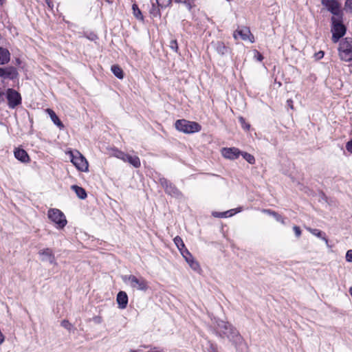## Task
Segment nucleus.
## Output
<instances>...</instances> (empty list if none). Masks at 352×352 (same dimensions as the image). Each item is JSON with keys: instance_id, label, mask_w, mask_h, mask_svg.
<instances>
[{"instance_id": "22", "label": "nucleus", "mask_w": 352, "mask_h": 352, "mask_svg": "<svg viewBox=\"0 0 352 352\" xmlns=\"http://www.w3.org/2000/svg\"><path fill=\"white\" fill-rule=\"evenodd\" d=\"M309 231L314 235L322 239L323 241H325V243L326 245L328 246V247H331L329 245V240L327 238L326 236V234L324 232H322L321 230H318V229H312V228H309Z\"/></svg>"}, {"instance_id": "26", "label": "nucleus", "mask_w": 352, "mask_h": 352, "mask_svg": "<svg viewBox=\"0 0 352 352\" xmlns=\"http://www.w3.org/2000/svg\"><path fill=\"white\" fill-rule=\"evenodd\" d=\"M173 241H174V243L176 245L177 248L180 251V252L182 251H184V248H186L185 247V245L182 239L180 236H177L176 237L174 238Z\"/></svg>"}, {"instance_id": "2", "label": "nucleus", "mask_w": 352, "mask_h": 352, "mask_svg": "<svg viewBox=\"0 0 352 352\" xmlns=\"http://www.w3.org/2000/svg\"><path fill=\"white\" fill-rule=\"evenodd\" d=\"M331 22V40L333 43H338L339 40L344 36L346 32V28L343 23V16H332Z\"/></svg>"}, {"instance_id": "32", "label": "nucleus", "mask_w": 352, "mask_h": 352, "mask_svg": "<svg viewBox=\"0 0 352 352\" xmlns=\"http://www.w3.org/2000/svg\"><path fill=\"white\" fill-rule=\"evenodd\" d=\"M232 214H233L232 210H228L226 212H219V213H217V212L213 213V215L214 217H221V218L227 217H230Z\"/></svg>"}, {"instance_id": "40", "label": "nucleus", "mask_w": 352, "mask_h": 352, "mask_svg": "<svg viewBox=\"0 0 352 352\" xmlns=\"http://www.w3.org/2000/svg\"><path fill=\"white\" fill-rule=\"evenodd\" d=\"M346 260L348 262H352V250H349L346 252Z\"/></svg>"}, {"instance_id": "27", "label": "nucleus", "mask_w": 352, "mask_h": 352, "mask_svg": "<svg viewBox=\"0 0 352 352\" xmlns=\"http://www.w3.org/2000/svg\"><path fill=\"white\" fill-rule=\"evenodd\" d=\"M186 262L194 271L198 272L201 270L199 263L195 260L194 257L191 258L190 260L186 261Z\"/></svg>"}, {"instance_id": "38", "label": "nucleus", "mask_w": 352, "mask_h": 352, "mask_svg": "<svg viewBox=\"0 0 352 352\" xmlns=\"http://www.w3.org/2000/svg\"><path fill=\"white\" fill-rule=\"evenodd\" d=\"M126 153L121 151H119V150H116V153H115V156L116 157H118V159H120L122 160H123L124 156H125Z\"/></svg>"}, {"instance_id": "39", "label": "nucleus", "mask_w": 352, "mask_h": 352, "mask_svg": "<svg viewBox=\"0 0 352 352\" xmlns=\"http://www.w3.org/2000/svg\"><path fill=\"white\" fill-rule=\"evenodd\" d=\"M293 230H294V232H295L296 236L298 238V237H300V235H301V230H300V227H298V226H294L293 227Z\"/></svg>"}, {"instance_id": "16", "label": "nucleus", "mask_w": 352, "mask_h": 352, "mask_svg": "<svg viewBox=\"0 0 352 352\" xmlns=\"http://www.w3.org/2000/svg\"><path fill=\"white\" fill-rule=\"evenodd\" d=\"M14 157L22 162H28L30 161V157L28 153L22 148H16L14 152Z\"/></svg>"}, {"instance_id": "42", "label": "nucleus", "mask_w": 352, "mask_h": 352, "mask_svg": "<svg viewBox=\"0 0 352 352\" xmlns=\"http://www.w3.org/2000/svg\"><path fill=\"white\" fill-rule=\"evenodd\" d=\"M346 148L349 153H352V139L346 143Z\"/></svg>"}, {"instance_id": "33", "label": "nucleus", "mask_w": 352, "mask_h": 352, "mask_svg": "<svg viewBox=\"0 0 352 352\" xmlns=\"http://www.w3.org/2000/svg\"><path fill=\"white\" fill-rule=\"evenodd\" d=\"M169 47L170 49H172L174 52H178V44H177V41L176 39H172L170 41V43H169Z\"/></svg>"}, {"instance_id": "44", "label": "nucleus", "mask_w": 352, "mask_h": 352, "mask_svg": "<svg viewBox=\"0 0 352 352\" xmlns=\"http://www.w3.org/2000/svg\"><path fill=\"white\" fill-rule=\"evenodd\" d=\"M324 54V52L323 51H320L315 54V56L317 59H321L322 58H323Z\"/></svg>"}, {"instance_id": "48", "label": "nucleus", "mask_w": 352, "mask_h": 352, "mask_svg": "<svg viewBox=\"0 0 352 352\" xmlns=\"http://www.w3.org/2000/svg\"><path fill=\"white\" fill-rule=\"evenodd\" d=\"M173 1L177 3H184V0H173Z\"/></svg>"}, {"instance_id": "51", "label": "nucleus", "mask_w": 352, "mask_h": 352, "mask_svg": "<svg viewBox=\"0 0 352 352\" xmlns=\"http://www.w3.org/2000/svg\"><path fill=\"white\" fill-rule=\"evenodd\" d=\"M4 0H0V5H3Z\"/></svg>"}, {"instance_id": "45", "label": "nucleus", "mask_w": 352, "mask_h": 352, "mask_svg": "<svg viewBox=\"0 0 352 352\" xmlns=\"http://www.w3.org/2000/svg\"><path fill=\"white\" fill-rule=\"evenodd\" d=\"M255 57L258 60V61H261L263 60V55L259 53L258 51H256V55H255Z\"/></svg>"}, {"instance_id": "31", "label": "nucleus", "mask_w": 352, "mask_h": 352, "mask_svg": "<svg viewBox=\"0 0 352 352\" xmlns=\"http://www.w3.org/2000/svg\"><path fill=\"white\" fill-rule=\"evenodd\" d=\"M239 122H240V124H241V127H242L244 130H245V131H249V130H250V124H248V123H247V122H245V118H244L243 117L240 116V117L239 118Z\"/></svg>"}, {"instance_id": "11", "label": "nucleus", "mask_w": 352, "mask_h": 352, "mask_svg": "<svg viewBox=\"0 0 352 352\" xmlns=\"http://www.w3.org/2000/svg\"><path fill=\"white\" fill-rule=\"evenodd\" d=\"M38 254L42 256V261H48L51 264L56 263L55 256L52 249L44 248L41 250Z\"/></svg>"}, {"instance_id": "46", "label": "nucleus", "mask_w": 352, "mask_h": 352, "mask_svg": "<svg viewBox=\"0 0 352 352\" xmlns=\"http://www.w3.org/2000/svg\"><path fill=\"white\" fill-rule=\"evenodd\" d=\"M287 105L291 108L293 109V101L289 99L287 100Z\"/></svg>"}, {"instance_id": "21", "label": "nucleus", "mask_w": 352, "mask_h": 352, "mask_svg": "<svg viewBox=\"0 0 352 352\" xmlns=\"http://www.w3.org/2000/svg\"><path fill=\"white\" fill-rule=\"evenodd\" d=\"M71 188L75 192L77 197L80 199H86L87 195L86 190L77 185H73L71 186Z\"/></svg>"}, {"instance_id": "15", "label": "nucleus", "mask_w": 352, "mask_h": 352, "mask_svg": "<svg viewBox=\"0 0 352 352\" xmlns=\"http://www.w3.org/2000/svg\"><path fill=\"white\" fill-rule=\"evenodd\" d=\"M122 161L129 163L135 168H139L141 166L140 160L139 157L136 155L132 156L128 153H126Z\"/></svg>"}, {"instance_id": "13", "label": "nucleus", "mask_w": 352, "mask_h": 352, "mask_svg": "<svg viewBox=\"0 0 352 352\" xmlns=\"http://www.w3.org/2000/svg\"><path fill=\"white\" fill-rule=\"evenodd\" d=\"M18 76L19 73L16 67L13 66L4 67L3 78L14 80Z\"/></svg>"}, {"instance_id": "49", "label": "nucleus", "mask_w": 352, "mask_h": 352, "mask_svg": "<svg viewBox=\"0 0 352 352\" xmlns=\"http://www.w3.org/2000/svg\"><path fill=\"white\" fill-rule=\"evenodd\" d=\"M210 352H218L213 346H211V351Z\"/></svg>"}, {"instance_id": "24", "label": "nucleus", "mask_w": 352, "mask_h": 352, "mask_svg": "<svg viewBox=\"0 0 352 352\" xmlns=\"http://www.w3.org/2000/svg\"><path fill=\"white\" fill-rule=\"evenodd\" d=\"M111 72L118 79H122L124 78V72L122 69L118 65H113L111 68Z\"/></svg>"}, {"instance_id": "43", "label": "nucleus", "mask_w": 352, "mask_h": 352, "mask_svg": "<svg viewBox=\"0 0 352 352\" xmlns=\"http://www.w3.org/2000/svg\"><path fill=\"white\" fill-rule=\"evenodd\" d=\"M87 38L91 41H95L98 38V36L94 33H90L89 35L87 36Z\"/></svg>"}, {"instance_id": "28", "label": "nucleus", "mask_w": 352, "mask_h": 352, "mask_svg": "<svg viewBox=\"0 0 352 352\" xmlns=\"http://www.w3.org/2000/svg\"><path fill=\"white\" fill-rule=\"evenodd\" d=\"M132 10H133V15L136 19L143 20V15L137 4H135V3L133 4Z\"/></svg>"}, {"instance_id": "20", "label": "nucleus", "mask_w": 352, "mask_h": 352, "mask_svg": "<svg viewBox=\"0 0 352 352\" xmlns=\"http://www.w3.org/2000/svg\"><path fill=\"white\" fill-rule=\"evenodd\" d=\"M46 111L48 113L52 121L54 124L59 126L60 128L64 127L62 122L60 120L56 113L51 109H47Z\"/></svg>"}, {"instance_id": "34", "label": "nucleus", "mask_w": 352, "mask_h": 352, "mask_svg": "<svg viewBox=\"0 0 352 352\" xmlns=\"http://www.w3.org/2000/svg\"><path fill=\"white\" fill-rule=\"evenodd\" d=\"M180 253L182 255V256L184 258L186 261L188 260H190L191 258L193 257L192 255L191 254V253L186 248H184V250L182 251Z\"/></svg>"}, {"instance_id": "14", "label": "nucleus", "mask_w": 352, "mask_h": 352, "mask_svg": "<svg viewBox=\"0 0 352 352\" xmlns=\"http://www.w3.org/2000/svg\"><path fill=\"white\" fill-rule=\"evenodd\" d=\"M117 302L119 308L124 309L128 304V296L125 292L120 291L117 295Z\"/></svg>"}, {"instance_id": "50", "label": "nucleus", "mask_w": 352, "mask_h": 352, "mask_svg": "<svg viewBox=\"0 0 352 352\" xmlns=\"http://www.w3.org/2000/svg\"><path fill=\"white\" fill-rule=\"evenodd\" d=\"M349 294H351V296H352V287L349 288Z\"/></svg>"}, {"instance_id": "30", "label": "nucleus", "mask_w": 352, "mask_h": 352, "mask_svg": "<svg viewBox=\"0 0 352 352\" xmlns=\"http://www.w3.org/2000/svg\"><path fill=\"white\" fill-rule=\"evenodd\" d=\"M243 157L250 164H254L255 163V158L254 157L251 155L250 153H246V152H241V154Z\"/></svg>"}, {"instance_id": "1", "label": "nucleus", "mask_w": 352, "mask_h": 352, "mask_svg": "<svg viewBox=\"0 0 352 352\" xmlns=\"http://www.w3.org/2000/svg\"><path fill=\"white\" fill-rule=\"evenodd\" d=\"M217 333L220 337H226L236 346L241 344L243 340L239 331L228 322L223 320L219 321L217 322Z\"/></svg>"}, {"instance_id": "5", "label": "nucleus", "mask_w": 352, "mask_h": 352, "mask_svg": "<svg viewBox=\"0 0 352 352\" xmlns=\"http://www.w3.org/2000/svg\"><path fill=\"white\" fill-rule=\"evenodd\" d=\"M338 51L341 60L346 62L352 60V38L343 39L340 43Z\"/></svg>"}, {"instance_id": "19", "label": "nucleus", "mask_w": 352, "mask_h": 352, "mask_svg": "<svg viewBox=\"0 0 352 352\" xmlns=\"http://www.w3.org/2000/svg\"><path fill=\"white\" fill-rule=\"evenodd\" d=\"M250 34H251L250 30L244 28L241 30H236L234 33V37L237 38L238 36H240L242 40L245 41L248 38Z\"/></svg>"}, {"instance_id": "35", "label": "nucleus", "mask_w": 352, "mask_h": 352, "mask_svg": "<svg viewBox=\"0 0 352 352\" xmlns=\"http://www.w3.org/2000/svg\"><path fill=\"white\" fill-rule=\"evenodd\" d=\"M184 4L187 7L188 10L190 11L195 6L194 0H184Z\"/></svg>"}, {"instance_id": "4", "label": "nucleus", "mask_w": 352, "mask_h": 352, "mask_svg": "<svg viewBox=\"0 0 352 352\" xmlns=\"http://www.w3.org/2000/svg\"><path fill=\"white\" fill-rule=\"evenodd\" d=\"M125 283H129L131 287L138 290L146 292L148 289V282L143 278H138L134 275H124L122 276Z\"/></svg>"}, {"instance_id": "9", "label": "nucleus", "mask_w": 352, "mask_h": 352, "mask_svg": "<svg viewBox=\"0 0 352 352\" xmlns=\"http://www.w3.org/2000/svg\"><path fill=\"white\" fill-rule=\"evenodd\" d=\"M6 98L8 104L10 109H14L21 103V97L20 94L16 90L8 88L6 91Z\"/></svg>"}, {"instance_id": "29", "label": "nucleus", "mask_w": 352, "mask_h": 352, "mask_svg": "<svg viewBox=\"0 0 352 352\" xmlns=\"http://www.w3.org/2000/svg\"><path fill=\"white\" fill-rule=\"evenodd\" d=\"M153 1L162 9L166 8L172 3V0H153Z\"/></svg>"}, {"instance_id": "37", "label": "nucleus", "mask_w": 352, "mask_h": 352, "mask_svg": "<svg viewBox=\"0 0 352 352\" xmlns=\"http://www.w3.org/2000/svg\"><path fill=\"white\" fill-rule=\"evenodd\" d=\"M61 326L67 330H71L72 324L67 320H63L61 322Z\"/></svg>"}, {"instance_id": "10", "label": "nucleus", "mask_w": 352, "mask_h": 352, "mask_svg": "<svg viewBox=\"0 0 352 352\" xmlns=\"http://www.w3.org/2000/svg\"><path fill=\"white\" fill-rule=\"evenodd\" d=\"M160 183L161 186L164 188L166 193L168 195L175 197H179L182 196L181 192L177 188V187L170 182L166 178H160Z\"/></svg>"}, {"instance_id": "25", "label": "nucleus", "mask_w": 352, "mask_h": 352, "mask_svg": "<svg viewBox=\"0 0 352 352\" xmlns=\"http://www.w3.org/2000/svg\"><path fill=\"white\" fill-rule=\"evenodd\" d=\"M152 3V8L150 10V14L153 17H161V12L160 10L162 9L160 7H159L154 1L153 0H151Z\"/></svg>"}, {"instance_id": "17", "label": "nucleus", "mask_w": 352, "mask_h": 352, "mask_svg": "<svg viewBox=\"0 0 352 352\" xmlns=\"http://www.w3.org/2000/svg\"><path fill=\"white\" fill-rule=\"evenodd\" d=\"M10 60V53L6 48L0 47V65H6Z\"/></svg>"}, {"instance_id": "7", "label": "nucleus", "mask_w": 352, "mask_h": 352, "mask_svg": "<svg viewBox=\"0 0 352 352\" xmlns=\"http://www.w3.org/2000/svg\"><path fill=\"white\" fill-rule=\"evenodd\" d=\"M71 162L76 168L82 172L88 170V162L86 158L78 151H70Z\"/></svg>"}, {"instance_id": "23", "label": "nucleus", "mask_w": 352, "mask_h": 352, "mask_svg": "<svg viewBox=\"0 0 352 352\" xmlns=\"http://www.w3.org/2000/svg\"><path fill=\"white\" fill-rule=\"evenodd\" d=\"M263 212L272 216L277 221L280 222L282 224H285V218L278 212L270 209H265L263 210Z\"/></svg>"}, {"instance_id": "36", "label": "nucleus", "mask_w": 352, "mask_h": 352, "mask_svg": "<svg viewBox=\"0 0 352 352\" xmlns=\"http://www.w3.org/2000/svg\"><path fill=\"white\" fill-rule=\"evenodd\" d=\"M344 9L348 12H352V0H346Z\"/></svg>"}, {"instance_id": "6", "label": "nucleus", "mask_w": 352, "mask_h": 352, "mask_svg": "<svg viewBox=\"0 0 352 352\" xmlns=\"http://www.w3.org/2000/svg\"><path fill=\"white\" fill-rule=\"evenodd\" d=\"M48 218L54 223L56 224L57 228H63L67 221L64 213L57 208H51L47 212Z\"/></svg>"}, {"instance_id": "18", "label": "nucleus", "mask_w": 352, "mask_h": 352, "mask_svg": "<svg viewBox=\"0 0 352 352\" xmlns=\"http://www.w3.org/2000/svg\"><path fill=\"white\" fill-rule=\"evenodd\" d=\"M212 44L217 52L221 56L225 55L228 52V47L222 41H217L212 43Z\"/></svg>"}, {"instance_id": "41", "label": "nucleus", "mask_w": 352, "mask_h": 352, "mask_svg": "<svg viewBox=\"0 0 352 352\" xmlns=\"http://www.w3.org/2000/svg\"><path fill=\"white\" fill-rule=\"evenodd\" d=\"M93 321L96 324H100L102 322V318L100 316H94L92 318Z\"/></svg>"}, {"instance_id": "8", "label": "nucleus", "mask_w": 352, "mask_h": 352, "mask_svg": "<svg viewBox=\"0 0 352 352\" xmlns=\"http://www.w3.org/2000/svg\"><path fill=\"white\" fill-rule=\"evenodd\" d=\"M321 3L333 14V16H343L340 4L336 0H321Z\"/></svg>"}, {"instance_id": "3", "label": "nucleus", "mask_w": 352, "mask_h": 352, "mask_svg": "<svg viewBox=\"0 0 352 352\" xmlns=\"http://www.w3.org/2000/svg\"><path fill=\"white\" fill-rule=\"evenodd\" d=\"M175 126L177 130L185 133H193L199 132L201 129V126L199 123L184 119L177 120L175 123Z\"/></svg>"}, {"instance_id": "12", "label": "nucleus", "mask_w": 352, "mask_h": 352, "mask_svg": "<svg viewBox=\"0 0 352 352\" xmlns=\"http://www.w3.org/2000/svg\"><path fill=\"white\" fill-rule=\"evenodd\" d=\"M241 154V151L239 149L232 147V148H224L222 150V155L224 157L234 160L236 159Z\"/></svg>"}, {"instance_id": "47", "label": "nucleus", "mask_w": 352, "mask_h": 352, "mask_svg": "<svg viewBox=\"0 0 352 352\" xmlns=\"http://www.w3.org/2000/svg\"><path fill=\"white\" fill-rule=\"evenodd\" d=\"M4 67H0V77L3 78Z\"/></svg>"}]
</instances>
